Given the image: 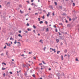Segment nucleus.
<instances>
[{
	"instance_id": "nucleus-10",
	"label": "nucleus",
	"mask_w": 79,
	"mask_h": 79,
	"mask_svg": "<svg viewBox=\"0 0 79 79\" xmlns=\"http://www.w3.org/2000/svg\"><path fill=\"white\" fill-rule=\"evenodd\" d=\"M12 36L11 37V38H10V40H13V38H12Z\"/></svg>"
},
{
	"instance_id": "nucleus-35",
	"label": "nucleus",
	"mask_w": 79,
	"mask_h": 79,
	"mask_svg": "<svg viewBox=\"0 0 79 79\" xmlns=\"http://www.w3.org/2000/svg\"><path fill=\"white\" fill-rule=\"evenodd\" d=\"M28 54H32V52H29Z\"/></svg>"
},
{
	"instance_id": "nucleus-52",
	"label": "nucleus",
	"mask_w": 79,
	"mask_h": 79,
	"mask_svg": "<svg viewBox=\"0 0 79 79\" xmlns=\"http://www.w3.org/2000/svg\"><path fill=\"white\" fill-rule=\"evenodd\" d=\"M39 65H42V63L39 64Z\"/></svg>"
},
{
	"instance_id": "nucleus-18",
	"label": "nucleus",
	"mask_w": 79,
	"mask_h": 79,
	"mask_svg": "<svg viewBox=\"0 0 79 79\" xmlns=\"http://www.w3.org/2000/svg\"><path fill=\"white\" fill-rule=\"evenodd\" d=\"M2 64H4L5 66H6V63H4V62L2 63Z\"/></svg>"
},
{
	"instance_id": "nucleus-6",
	"label": "nucleus",
	"mask_w": 79,
	"mask_h": 79,
	"mask_svg": "<svg viewBox=\"0 0 79 79\" xmlns=\"http://www.w3.org/2000/svg\"><path fill=\"white\" fill-rule=\"evenodd\" d=\"M43 21H40V24H43Z\"/></svg>"
},
{
	"instance_id": "nucleus-33",
	"label": "nucleus",
	"mask_w": 79,
	"mask_h": 79,
	"mask_svg": "<svg viewBox=\"0 0 79 79\" xmlns=\"http://www.w3.org/2000/svg\"><path fill=\"white\" fill-rule=\"evenodd\" d=\"M44 23H46V24H48V22L47 21H45Z\"/></svg>"
},
{
	"instance_id": "nucleus-53",
	"label": "nucleus",
	"mask_w": 79,
	"mask_h": 79,
	"mask_svg": "<svg viewBox=\"0 0 79 79\" xmlns=\"http://www.w3.org/2000/svg\"><path fill=\"white\" fill-rule=\"evenodd\" d=\"M23 67H25V66H26V65H25V64H24L23 65Z\"/></svg>"
},
{
	"instance_id": "nucleus-48",
	"label": "nucleus",
	"mask_w": 79,
	"mask_h": 79,
	"mask_svg": "<svg viewBox=\"0 0 79 79\" xmlns=\"http://www.w3.org/2000/svg\"><path fill=\"white\" fill-rule=\"evenodd\" d=\"M34 59H35V60L36 59V57L35 56L33 57Z\"/></svg>"
},
{
	"instance_id": "nucleus-43",
	"label": "nucleus",
	"mask_w": 79,
	"mask_h": 79,
	"mask_svg": "<svg viewBox=\"0 0 79 79\" xmlns=\"http://www.w3.org/2000/svg\"><path fill=\"white\" fill-rule=\"evenodd\" d=\"M58 34H59V35H61V33L60 32H58Z\"/></svg>"
},
{
	"instance_id": "nucleus-19",
	"label": "nucleus",
	"mask_w": 79,
	"mask_h": 79,
	"mask_svg": "<svg viewBox=\"0 0 79 79\" xmlns=\"http://www.w3.org/2000/svg\"><path fill=\"white\" fill-rule=\"evenodd\" d=\"M50 12H48V14L47 15V16H49V15H50Z\"/></svg>"
},
{
	"instance_id": "nucleus-45",
	"label": "nucleus",
	"mask_w": 79,
	"mask_h": 79,
	"mask_svg": "<svg viewBox=\"0 0 79 79\" xmlns=\"http://www.w3.org/2000/svg\"><path fill=\"white\" fill-rule=\"evenodd\" d=\"M71 20H72L71 19V18H69V21H71Z\"/></svg>"
},
{
	"instance_id": "nucleus-12",
	"label": "nucleus",
	"mask_w": 79,
	"mask_h": 79,
	"mask_svg": "<svg viewBox=\"0 0 79 79\" xmlns=\"http://www.w3.org/2000/svg\"><path fill=\"white\" fill-rule=\"evenodd\" d=\"M6 44H7V46H9V47H11V46H10V45H8L7 43H6Z\"/></svg>"
},
{
	"instance_id": "nucleus-55",
	"label": "nucleus",
	"mask_w": 79,
	"mask_h": 79,
	"mask_svg": "<svg viewBox=\"0 0 79 79\" xmlns=\"http://www.w3.org/2000/svg\"><path fill=\"white\" fill-rule=\"evenodd\" d=\"M34 2V0H31V2Z\"/></svg>"
},
{
	"instance_id": "nucleus-26",
	"label": "nucleus",
	"mask_w": 79,
	"mask_h": 79,
	"mask_svg": "<svg viewBox=\"0 0 79 79\" xmlns=\"http://www.w3.org/2000/svg\"><path fill=\"white\" fill-rule=\"evenodd\" d=\"M73 6H75V3H73Z\"/></svg>"
},
{
	"instance_id": "nucleus-64",
	"label": "nucleus",
	"mask_w": 79,
	"mask_h": 79,
	"mask_svg": "<svg viewBox=\"0 0 79 79\" xmlns=\"http://www.w3.org/2000/svg\"><path fill=\"white\" fill-rule=\"evenodd\" d=\"M25 32L26 33H27V32H27V31H26Z\"/></svg>"
},
{
	"instance_id": "nucleus-39",
	"label": "nucleus",
	"mask_w": 79,
	"mask_h": 79,
	"mask_svg": "<svg viewBox=\"0 0 79 79\" xmlns=\"http://www.w3.org/2000/svg\"><path fill=\"white\" fill-rule=\"evenodd\" d=\"M8 52H6V55H8Z\"/></svg>"
},
{
	"instance_id": "nucleus-57",
	"label": "nucleus",
	"mask_w": 79,
	"mask_h": 79,
	"mask_svg": "<svg viewBox=\"0 0 79 79\" xmlns=\"http://www.w3.org/2000/svg\"><path fill=\"white\" fill-rule=\"evenodd\" d=\"M55 15V14H54V13H52V16H54Z\"/></svg>"
},
{
	"instance_id": "nucleus-3",
	"label": "nucleus",
	"mask_w": 79,
	"mask_h": 79,
	"mask_svg": "<svg viewBox=\"0 0 79 79\" xmlns=\"http://www.w3.org/2000/svg\"><path fill=\"white\" fill-rule=\"evenodd\" d=\"M64 53H67V49H65L64 51Z\"/></svg>"
},
{
	"instance_id": "nucleus-22",
	"label": "nucleus",
	"mask_w": 79,
	"mask_h": 79,
	"mask_svg": "<svg viewBox=\"0 0 79 79\" xmlns=\"http://www.w3.org/2000/svg\"><path fill=\"white\" fill-rule=\"evenodd\" d=\"M54 3L56 5H57V2H55Z\"/></svg>"
},
{
	"instance_id": "nucleus-50",
	"label": "nucleus",
	"mask_w": 79,
	"mask_h": 79,
	"mask_svg": "<svg viewBox=\"0 0 79 79\" xmlns=\"http://www.w3.org/2000/svg\"><path fill=\"white\" fill-rule=\"evenodd\" d=\"M66 23H68V21H67V20H66L65 21Z\"/></svg>"
},
{
	"instance_id": "nucleus-7",
	"label": "nucleus",
	"mask_w": 79,
	"mask_h": 79,
	"mask_svg": "<svg viewBox=\"0 0 79 79\" xmlns=\"http://www.w3.org/2000/svg\"><path fill=\"white\" fill-rule=\"evenodd\" d=\"M17 41L16 40H15V42H14V44H16V43H17Z\"/></svg>"
},
{
	"instance_id": "nucleus-30",
	"label": "nucleus",
	"mask_w": 79,
	"mask_h": 79,
	"mask_svg": "<svg viewBox=\"0 0 79 79\" xmlns=\"http://www.w3.org/2000/svg\"><path fill=\"white\" fill-rule=\"evenodd\" d=\"M38 21H40V18H38Z\"/></svg>"
},
{
	"instance_id": "nucleus-40",
	"label": "nucleus",
	"mask_w": 79,
	"mask_h": 79,
	"mask_svg": "<svg viewBox=\"0 0 79 79\" xmlns=\"http://www.w3.org/2000/svg\"><path fill=\"white\" fill-rule=\"evenodd\" d=\"M44 17H45V15H43V16L42 17V19H44Z\"/></svg>"
},
{
	"instance_id": "nucleus-49",
	"label": "nucleus",
	"mask_w": 79,
	"mask_h": 79,
	"mask_svg": "<svg viewBox=\"0 0 79 79\" xmlns=\"http://www.w3.org/2000/svg\"><path fill=\"white\" fill-rule=\"evenodd\" d=\"M54 27H55V28H56V27L55 25H54L53 26Z\"/></svg>"
},
{
	"instance_id": "nucleus-14",
	"label": "nucleus",
	"mask_w": 79,
	"mask_h": 79,
	"mask_svg": "<svg viewBox=\"0 0 79 79\" xmlns=\"http://www.w3.org/2000/svg\"><path fill=\"white\" fill-rule=\"evenodd\" d=\"M20 13H24V12L23 11H21V10H20Z\"/></svg>"
},
{
	"instance_id": "nucleus-16",
	"label": "nucleus",
	"mask_w": 79,
	"mask_h": 79,
	"mask_svg": "<svg viewBox=\"0 0 79 79\" xmlns=\"http://www.w3.org/2000/svg\"><path fill=\"white\" fill-rule=\"evenodd\" d=\"M38 10L40 11H42V9L41 8L39 9Z\"/></svg>"
},
{
	"instance_id": "nucleus-44",
	"label": "nucleus",
	"mask_w": 79,
	"mask_h": 79,
	"mask_svg": "<svg viewBox=\"0 0 79 79\" xmlns=\"http://www.w3.org/2000/svg\"><path fill=\"white\" fill-rule=\"evenodd\" d=\"M33 31L34 33H35V30H33Z\"/></svg>"
},
{
	"instance_id": "nucleus-15",
	"label": "nucleus",
	"mask_w": 79,
	"mask_h": 79,
	"mask_svg": "<svg viewBox=\"0 0 79 79\" xmlns=\"http://www.w3.org/2000/svg\"><path fill=\"white\" fill-rule=\"evenodd\" d=\"M49 7L50 8H53V7L52 6H50Z\"/></svg>"
},
{
	"instance_id": "nucleus-29",
	"label": "nucleus",
	"mask_w": 79,
	"mask_h": 79,
	"mask_svg": "<svg viewBox=\"0 0 79 79\" xmlns=\"http://www.w3.org/2000/svg\"><path fill=\"white\" fill-rule=\"evenodd\" d=\"M35 15H37V16L38 15V13H35Z\"/></svg>"
},
{
	"instance_id": "nucleus-8",
	"label": "nucleus",
	"mask_w": 79,
	"mask_h": 79,
	"mask_svg": "<svg viewBox=\"0 0 79 79\" xmlns=\"http://www.w3.org/2000/svg\"><path fill=\"white\" fill-rule=\"evenodd\" d=\"M46 48H47V47H44V51H45V49H46Z\"/></svg>"
},
{
	"instance_id": "nucleus-56",
	"label": "nucleus",
	"mask_w": 79,
	"mask_h": 79,
	"mask_svg": "<svg viewBox=\"0 0 79 79\" xmlns=\"http://www.w3.org/2000/svg\"><path fill=\"white\" fill-rule=\"evenodd\" d=\"M68 58H69V57H70V56L69 55H68Z\"/></svg>"
},
{
	"instance_id": "nucleus-9",
	"label": "nucleus",
	"mask_w": 79,
	"mask_h": 79,
	"mask_svg": "<svg viewBox=\"0 0 79 79\" xmlns=\"http://www.w3.org/2000/svg\"><path fill=\"white\" fill-rule=\"evenodd\" d=\"M18 36H19V37H21V38L22 37V36H21V34H19Z\"/></svg>"
},
{
	"instance_id": "nucleus-60",
	"label": "nucleus",
	"mask_w": 79,
	"mask_h": 79,
	"mask_svg": "<svg viewBox=\"0 0 79 79\" xmlns=\"http://www.w3.org/2000/svg\"><path fill=\"white\" fill-rule=\"evenodd\" d=\"M49 71H51V69L50 68L49 69Z\"/></svg>"
},
{
	"instance_id": "nucleus-36",
	"label": "nucleus",
	"mask_w": 79,
	"mask_h": 79,
	"mask_svg": "<svg viewBox=\"0 0 79 79\" xmlns=\"http://www.w3.org/2000/svg\"><path fill=\"white\" fill-rule=\"evenodd\" d=\"M32 76H33V77H35V75H34V74H33V75H32Z\"/></svg>"
},
{
	"instance_id": "nucleus-59",
	"label": "nucleus",
	"mask_w": 79,
	"mask_h": 79,
	"mask_svg": "<svg viewBox=\"0 0 79 79\" xmlns=\"http://www.w3.org/2000/svg\"><path fill=\"white\" fill-rule=\"evenodd\" d=\"M19 33H21V31H19Z\"/></svg>"
},
{
	"instance_id": "nucleus-37",
	"label": "nucleus",
	"mask_w": 79,
	"mask_h": 79,
	"mask_svg": "<svg viewBox=\"0 0 79 79\" xmlns=\"http://www.w3.org/2000/svg\"><path fill=\"white\" fill-rule=\"evenodd\" d=\"M59 52H60V51H58L57 52V54H59Z\"/></svg>"
},
{
	"instance_id": "nucleus-42",
	"label": "nucleus",
	"mask_w": 79,
	"mask_h": 79,
	"mask_svg": "<svg viewBox=\"0 0 79 79\" xmlns=\"http://www.w3.org/2000/svg\"><path fill=\"white\" fill-rule=\"evenodd\" d=\"M62 15H66V13H64Z\"/></svg>"
},
{
	"instance_id": "nucleus-5",
	"label": "nucleus",
	"mask_w": 79,
	"mask_h": 79,
	"mask_svg": "<svg viewBox=\"0 0 79 79\" xmlns=\"http://www.w3.org/2000/svg\"><path fill=\"white\" fill-rule=\"evenodd\" d=\"M61 58L62 60H63V56L62 55L61 56Z\"/></svg>"
},
{
	"instance_id": "nucleus-21",
	"label": "nucleus",
	"mask_w": 79,
	"mask_h": 79,
	"mask_svg": "<svg viewBox=\"0 0 79 79\" xmlns=\"http://www.w3.org/2000/svg\"><path fill=\"white\" fill-rule=\"evenodd\" d=\"M48 31H49V30H48V28H47L46 29V32H48Z\"/></svg>"
},
{
	"instance_id": "nucleus-31",
	"label": "nucleus",
	"mask_w": 79,
	"mask_h": 79,
	"mask_svg": "<svg viewBox=\"0 0 79 79\" xmlns=\"http://www.w3.org/2000/svg\"><path fill=\"white\" fill-rule=\"evenodd\" d=\"M6 45H5V47H4V49H5V48H6Z\"/></svg>"
},
{
	"instance_id": "nucleus-20",
	"label": "nucleus",
	"mask_w": 79,
	"mask_h": 79,
	"mask_svg": "<svg viewBox=\"0 0 79 79\" xmlns=\"http://www.w3.org/2000/svg\"><path fill=\"white\" fill-rule=\"evenodd\" d=\"M42 62L43 64H46V63L44 62V61H43V60L42 61Z\"/></svg>"
},
{
	"instance_id": "nucleus-38",
	"label": "nucleus",
	"mask_w": 79,
	"mask_h": 79,
	"mask_svg": "<svg viewBox=\"0 0 79 79\" xmlns=\"http://www.w3.org/2000/svg\"><path fill=\"white\" fill-rule=\"evenodd\" d=\"M59 25H61V26H63V23H59Z\"/></svg>"
},
{
	"instance_id": "nucleus-32",
	"label": "nucleus",
	"mask_w": 79,
	"mask_h": 79,
	"mask_svg": "<svg viewBox=\"0 0 79 79\" xmlns=\"http://www.w3.org/2000/svg\"><path fill=\"white\" fill-rule=\"evenodd\" d=\"M3 77H5V76H6V74H5V73H4L3 74Z\"/></svg>"
},
{
	"instance_id": "nucleus-46",
	"label": "nucleus",
	"mask_w": 79,
	"mask_h": 79,
	"mask_svg": "<svg viewBox=\"0 0 79 79\" xmlns=\"http://www.w3.org/2000/svg\"><path fill=\"white\" fill-rule=\"evenodd\" d=\"M52 51H54V50H55V49H53L52 48Z\"/></svg>"
},
{
	"instance_id": "nucleus-13",
	"label": "nucleus",
	"mask_w": 79,
	"mask_h": 79,
	"mask_svg": "<svg viewBox=\"0 0 79 79\" xmlns=\"http://www.w3.org/2000/svg\"><path fill=\"white\" fill-rule=\"evenodd\" d=\"M6 69V68L2 67V70H5V69Z\"/></svg>"
},
{
	"instance_id": "nucleus-4",
	"label": "nucleus",
	"mask_w": 79,
	"mask_h": 79,
	"mask_svg": "<svg viewBox=\"0 0 79 79\" xmlns=\"http://www.w3.org/2000/svg\"><path fill=\"white\" fill-rule=\"evenodd\" d=\"M42 41H43V40H41L40 41V42H41V44H43V42H42Z\"/></svg>"
},
{
	"instance_id": "nucleus-27",
	"label": "nucleus",
	"mask_w": 79,
	"mask_h": 79,
	"mask_svg": "<svg viewBox=\"0 0 79 79\" xmlns=\"http://www.w3.org/2000/svg\"><path fill=\"white\" fill-rule=\"evenodd\" d=\"M55 31L56 32H58V29H57V28H56L55 29Z\"/></svg>"
},
{
	"instance_id": "nucleus-1",
	"label": "nucleus",
	"mask_w": 79,
	"mask_h": 79,
	"mask_svg": "<svg viewBox=\"0 0 79 79\" xmlns=\"http://www.w3.org/2000/svg\"><path fill=\"white\" fill-rule=\"evenodd\" d=\"M60 39H62V40H63V37L62 36H60Z\"/></svg>"
},
{
	"instance_id": "nucleus-25",
	"label": "nucleus",
	"mask_w": 79,
	"mask_h": 79,
	"mask_svg": "<svg viewBox=\"0 0 79 79\" xmlns=\"http://www.w3.org/2000/svg\"><path fill=\"white\" fill-rule=\"evenodd\" d=\"M76 61H78L79 60H78V59L76 58Z\"/></svg>"
},
{
	"instance_id": "nucleus-47",
	"label": "nucleus",
	"mask_w": 79,
	"mask_h": 79,
	"mask_svg": "<svg viewBox=\"0 0 79 79\" xmlns=\"http://www.w3.org/2000/svg\"><path fill=\"white\" fill-rule=\"evenodd\" d=\"M21 56H24V54H22V55H21Z\"/></svg>"
},
{
	"instance_id": "nucleus-54",
	"label": "nucleus",
	"mask_w": 79,
	"mask_h": 79,
	"mask_svg": "<svg viewBox=\"0 0 79 79\" xmlns=\"http://www.w3.org/2000/svg\"><path fill=\"white\" fill-rule=\"evenodd\" d=\"M10 2H7V5H8V4H10Z\"/></svg>"
},
{
	"instance_id": "nucleus-41",
	"label": "nucleus",
	"mask_w": 79,
	"mask_h": 79,
	"mask_svg": "<svg viewBox=\"0 0 79 79\" xmlns=\"http://www.w3.org/2000/svg\"><path fill=\"white\" fill-rule=\"evenodd\" d=\"M63 43H62V42L60 43V45H63Z\"/></svg>"
},
{
	"instance_id": "nucleus-28",
	"label": "nucleus",
	"mask_w": 79,
	"mask_h": 79,
	"mask_svg": "<svg viewBox=\"0 0 79 79\" xmlns=\"http://www.w3.org/2000/svg\"><path fill=\"white\" fill-rule=\"evenodd\" d=\"M27 26H29V23H27Z\"/></svg>"
},
{
	"instance_id": "nucleus-34",
	"label": "nucleus",
	"mask_w": 79,
	"mask_h": 79,
	"mask_svg": "<svg viewBox=\"0 0 79 79\" xmlns=\"http://www.w3.org/2000/svg\"><path fill=\"white\" fill-rule=\"evenodd\" d=\"M9 73L10 74H13V73H12L11 72H10Z\"/></svg>"
},
{
	"instance_id": "nucleus-2",
	"label": "nucleus",
	"mask_w": 79,
	"mask_h": 79,
	"mask_svg": "<svg viewBox=\"0 0 79 79\" xmlns=\"http://www.w3.org/2000/svg\"><path fill=\"white\" fill-rule=\"evenodd\" d=\"M56 41L57 43H58V42H60V40H59L58 39H56Z\"/></svg>"
},
{
	"instance_id": "nucleus-61",
	"label": "nucleus",
	"mask_w": 79,
	"mask_h": 79,
	"mask_svg": "<svg viewBox=\"0 0 79 79\" xmlns=\"http://www.w3.org/2000/svg\"><path fill=\"white\" fill-rule=\"evenodd\" d=\"M13 44V43H12V42H10V45H11V44Z\"/></svg>"
},
{
	"instance_id": "nucleus-24",
	"label": "nucleus",
	"mask_w": 79,
	"mask_h": 79,
	"mask_svg": "<svg viewBox=\"0 0 79 79\" xmlns=\"http://www.w3.org/2000/svg\"><path fill=\"white\" fill-rule=\"evenodd\" d=\"M27 30L28 31H31V29H29V28H27Z\"/></svg>"
},
{
	"instance_id": "nucleus-11",
	"label": "nucleus",
	"mask_w": 79,
	"mask_h": 79,
	"mask_svg": "<svg viewBox=\"0 0 79 79\" xmlns=\"http://www.w3.org/2000/svg\"><path fill=\"white\" fill-rule=\"evenodd\" d=\"M59 8H60V9H61V10H62V6H60L59 7Z\"/></svg>"
},
{
	"instance_id": "nucleus-51",
	"label": "nucleus",
	"mask_w": 79,
	"mask_h": 79,
	"mask_svg": "<svg viewBox=\"0 0 79 79\" xmlns=\"http://www.w3.org/2000/svg\"><path fill=\"white\" fill-rule=\"evenodd\" d=\"M19 7H21L22 6H21V5H19Z\"/></svg>"
},
{
	"instance_id": "nucleus-62",
	"label": "nucleus",
	"mask_w": 79,
	"mask_h": 79,
	"mask_svg": "<svg viewBox=\"0 0 79 79\" xmlns=\"http://www.w3.org/2000/svg\"><path fill=\"white\" fill-rule=\"evenodd\" d=\"M29 10H31V9L30 8H29V9H28Z\"/></svg>"
},
{
	"instance_id": "nucleus-17",
	"label": "nucleus",
	"mask_w": 79,
	"mask_h": 79,
	"mask_svg": "<svg viewBox=\"0 0 79 79\" xmlns=\"http://www.w3.org/2000/svg\"><path fill=\"white\" fill-rule=\"evenodd\" d=\"M31 5H32V6L35 5V4H34V3H32L31 4Z\"/></svg>"
},
{
	"instance_id": "nucleus-23",
	"label": "nucleus",
	"mask_w": 79,
	"mask_h": 79,
	"mask_svg": "<svg viewBox=\"0 0 79 79\" xmlns=\"http://www.w3.org/2000/svg\"><path fill=\"white\" fill-rule=\"evenodd\" d=\"M33 27L34 28V29H35V28H36V27L35 26L33 25Z\"/></svg>"
},
{
	"instance_id": "nucleus-63",
	"label": "nucleus",
	"mask_w": 79,
	"mask_h": 79,
	"mask_svg": "<svg viewBox=\"0 0 79 79\" xmlns=\"http://www.w3.org/2000/svg\"><path fill=\"white\" fill-rule=\"evenodd\" d=\"M38 35H39V36H40V34H39V33L38 34Z\"/></svg>"
},
{
	"instance_id": "nucleus-58",
	"label": "nucleus",
	"mask_w": 79,
	"mask_h": 79,
	"mask_svg": "<svg viewBox=\"0 0 79 79\" xmlns=\"http://www.w3.org/2000/svg\"><path fill=\"white\" fill-rule=\"evenodd\" d=\"M27 2V3H29V1H26Z\"/></svg>"
}]
</instances>
